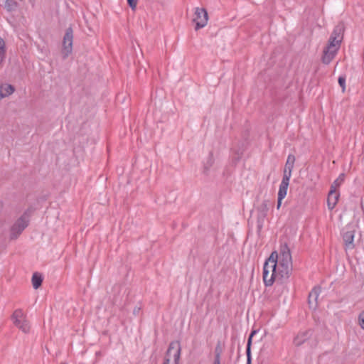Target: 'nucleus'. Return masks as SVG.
I'll list each match as a JSON object with an SVG mask.
<instances>
[{
    "mask_svg": "<svg viewBox=\"0 0 364 364\" xmlns=\"http://www.w3.org/2000/svg\"><path fill=\"white\" fill-rule=\"evenodd\" d=\"M17 6V3L14 0H6L5 2V7L9 11L15 10Z\"/></svg>",
    "mask_w": 364,
    "mask_h": 364,
    "instance_id": "22",
    "label": "nucleus"
},
{
    "mask_svg": "<svg viewBox=\"0 0 364 364\" xmlns=\"http://www.w3.org/2000/svg\"><path fill=\"white\" fill-rule=\"evenodd\" d=\"M341 42L337 39H335V38H332L330 36L328 44L326 46L328 48L331 49H336L337 50H339L341 47Z\"/></svg>",
    "mask_w": 364,
    "mask_h": 364,
    "instance_id": "17",
    "label": "nucleus"
},
{
    "mask_svg": "<svg viewBox=\"0 0 364 364\" xmlns=\"http://www.w3.org/2000/svg\"><path fill=\"white\" fill-rule=\"evenodd\" d=\"M355 236V230L351 227H346L343 230V240L346 250H352L354 248L353 243Z\"/></svg>",
    "mask_w": 364,
    "mask_h": 364,
    "instance_id": "9",
    "label": "nucleus"
},
{
    "mask_svg": "<svg viewBox=\"0 0 364 364\" xmlns=\"http://www.w3.org/2000/svg\"><path fill=\"white\" fill-rule=\"evenodd\" d=\"M345 31V25L343 22H339L333 28L331 37L335 38L342 42L343 39V35Z\"/></svg>",
    "mask_w": 364,
    "mask_h": 364,
    "instance_id": "12",
    "label": "nucleus"
},
{
    "mask_svg": "<svg viewBox=\"0 0 364 364\" xmlns=\"http://www.w3.org/2000/svg\"><path fill=\"white\" fill-rule=\"evenodd\" d=\"M209 161H210L209 166H210L213 164V154H210V155Z\"/></svg>",
    "mask_w": 364,
    "mask_h": 364,
    "instance_id": "28",
    "label": "nucleus"
},
{
    "mask_svg": "<svg viewBox=\"0 0 364 364\" xmlns=\"http://www.w3.org/2000/svg\"><path fill=\"white\" fill-rule=\"evenodd\" d=\"M312 335L311 330H307L303 332H300L294 339V343L296 346H299L305 343L311 336Z\"/></svg>",
    "mask_w": 364,
    "mask_h": 364,
    "instance_id": "13",
    "label": "nucleus"
},
{
    "mask_svg": "<svg viewBox=\"0 0 364 364\" xmlns=\"http://www.w3.org/2000/svg\"><path fill=\"white\" fill-rule=\"evenodd\" d=\"M31 210H26L23 214L14 223L10 230V239L16 240L22 233L25 228L28 225L29 217Z\"/></svg>",
    "mask_w": 364,
    "mask_h": 364,
    "instance_id": "2",
    "label": "nucleus"
},
{
    "mask_svg": "<svg viewBox=\"0 0 364 364\" xmlns=\"http://www.w3.org/2000/svg\"><path fill=\"white\" fill-rule=\"evenodd\" d=\"M334 197H335V194L333 195V196L331 197V203L332 204L333 200H334Z\"/></svg>",
    "mask_w": 364,
    "mask_h": 364,
    "instance_id": "29",
    "label": "nucleus"
},
{
    "mask_svg": "<svg viewBox=\"0 0 364 364\" xmlns=\"http://www.w3.org/2000/svg\"><path fill=\"white\" fill-rule=\"evenodd\" d=\"M181 347L178 341L171 342L168 348L164 364H178Z\"/></svg>",
    "mask_w": 364,
    "mask_h": 364,
    "instance_id": "3",
    "label": "nucleus"
},
{
    "mask_svg": "<svg viewBox=\"0 0 364 364\" xmlns=\"http://www.w3.org/2000/svg\"><path fill=\"white\" fill-rule=\"evenodd\" d=\"M287 193V190L283 189V188H279L278 198H277V209L280 208V206L282 205V201L286 197Z\"/></svg>",
    "mask_w": 364,
    "mask_h": 364,
    "instance_id": "19",
    "label": "nucleus"
},
{
    "mask_svg": "<svg viewBox=\"0 0 364 364\" xmlns=\"http://www.w3.org/2000/svg\"><path fill=\"white\" fill-rule=\"evenodd\" d=\"M73 42V30L72 27L70 26L65 30V33L63 39L62 53L63 55V58H68V55L72 53Z\"/></svg>",
    "mask_w": 364,
    "mask_h": 364,
    "instance_id": "7",
    "label": "nucleus"
},
{
    "mask_svg": "<svg viewBox=\"0 0 364 364\" xmlns=\"http://www.w3.org/2000/svg\"><path fill=\"white\" fill-rule=\"evenodd\" d=\"M137 0H127L128 5L132 10H134L137 5Z\"/></svg>",
    "mask_w": 364,
    "mask_h": 364,
    "instance_id": "26",
    "label": "nucleus"
},
{
    "mask_svg": "<svg viewBox=\"0 0 364 364\" xmlns=\"http://www.w3.org/2000/svg\"><path fill=\"white\" fill-rule=\"evenodd\" d=\"M321 293V287L318 286L314 287L309 294L308 302L311 308L316 309L317 306L318 297Z\"/></svg>",
    "mask_w": 364,
    "mask_h": 364,
    "instance_id": "10",
    "label": "nucleus"
},
{
    "mask_svg": "<svg viewBox=\"0 0 364 364\" xmlns=\"http://www.w3.org/2000/svg\"><path fill=\"white\" fill-rule=\"evenodd\" d=\"M15 91V87L10 84L0 85V100L12 95Z\"/></svg>",
    "mask_w": 364,
    "mask_h": 364,
    "instance_id": "14",
    "label": "nucleus"
},
{
    "mask_svg": "<svg viewBox=\"0 0 364 364\" xmlns=\"http://www.w3.org/2000/svg\"><path fill=\"white\" fill-rule=\"evenodd\" d=\"M344 179L345 174L341 173L331 186V190L328 193L327 200L328 207L330 210L333 209L338 202L339 196L336 193V189L341 185V183L344 181Z\"/></svg>",
    "mask_w": 364,
    "mask_h": 364,
    "instance_id": "4",
    "label": "nucleus"
},
{
    "mask_svg": "<svg viewBox=\"0 0 364 364\" xmlns=\"http://www.w3.org/2000/svg\"><path fill=\"white\" fill-rule=\"evenodd\" d=\"M6 58V45L3 38H0V65Z\"/></svg>",
    "mask_w": 364,
    "mask_h": 364,
    "instance_id": "20",
    "label": "nucleus"
},
{
    "mask_svg": "<svg viewBox=\"0 0 364 364\" xmlns=\"http://www.w3.org/2000/svg\"><path fill=\"white\" fill-rule=\"evenodd\" d=\"M257 330H252L249 336V338L247 339V348H251L252 342V338L253 336L257 333Z\"/></svg>",
    "mask_w": 364,
    "mask_h": 364,
    "instance_id": "24",
    "label": "nucleus"
},
{
    "mask_svg": "<svg viewBox=\"0 0 364 364\" xmlns=\"http://www.w3.org/2000/svg\"><path fill=\"white\" fill-rule=\"evenodd\" d=\"M292 272L291 255L287 245L282 246L280 255L273 252L263 266V282L266 287H271L274 282H285Z\"/></svg>",
    "mask_w": 364,
    "mask_h": 364,
    "instance_id": "1",
    "label": "nucleus"
},
{
    "mask_svg": "<svg viewBox=\"0 0 364 364\" xmlns=\"http://www.w3.org/2000/svg\"><path fill=\"white\" fill-rule=\"evenodd\" d=\"M222 351H223V350L220 346V343H218L215 348V358H214L213 364H220V358H221Z\"/></svg>",
    "mask_w": 364,
    "mask_h": 364,
    "instance_id": "18",
    "label": "nucleus"
},
{
    "mask_svg": "<svg viewBox=\"0 0 364 364\" xmlns=\"http://www.w3.org/2000/svg\"><path fill=\"white\" fill-rule=\"evenodd\" d=\"M295 161H296V158H295L294 155L289 154L287 156V159L284 168H287V169L293 170Z\"/></svg>",
    "mask_w": 364,
    "mask_h": 364,
    "instance_id": "21",
    "label": "nucleus"
},
{
    "mask_svg": "<svg viewBox=\"0 0 364 364\" xmlns=\"http://www.w3.org/2000/svg\"><path fill=\"white\" fill-rule=\"evenodd\" d=\"M11 320L14 324L23 333H26L29 332L30 324L22 309H18L15 310L11 315Z\"/></svg>",
    "mask_w": 364,
    "mask_h": 364,
    "instance_id": "5",
    "label": "nucleus"
},
{
    "mask_svg": "<svg viewBox=\"0 0 364 364\" xmlns=\"http://www.w3.org/2000/svg\"><path fill=\"white\" fill-rule=\"evenodd\" d=\"M338 84L342 87L343 92L346 90V77L345 76H340L338 77Z\"/></svg>",
    "mask_w": 364,
    "mask_h": 364,
    "instance_id": "25",
    "label": "nucleus"
},
{
    "mask_svg": "<svg viewBox=\"0 0 364 364\" xmlns=\"http://www.w3.org/2000/svg\"><path fill=\"white\" fill-rule=\"evenodd\" d=\"M269 201L268 200H264L261 204L257 208V229L260 230L263 226V222L267 216L269 210Z\"/></svg>",
    "mask_w": 364,
    "mask_h": 364,
    "instance_id": "8",
    "label": "nucleus"
},
{
    "mask_svg": "<svg viewBox=\"0 0 364 364\" xmlns=\"http://www.w3.org/2000/svg\"><path fill=\"white\" fill-rule=\"evenodd\" d=\"M247 364H251V348H246Z\"/></svg>",
    "mask_w": 364,
    "mask_h": 364,
    "instance_id": "27",
    "label": "nucleus"
},
{
    "mask_svg": "<svg viewBox=\"0 0 364 364\" xmlns=\"http://www.w3.org/2000/svg\"><path fill=\"white\" fill-rule=\"evenodd\" d=\"M291 172H292V169H287V168H284V173H283V178H282V182L279 185L280 188H283V189H286V190L288 189V186L289 184V180L291 176Z\"/></svg>",
    "mask_w": 364,
    "mask_h": 364,
    "instance_id": "15",
    "label": "nucleus"
},
{
    "mask_svg": "<svg viewBox=\"0 0 364 364\" xmlns=\"http://www.w3.org/2000/svg\"><path fill=\"white\" fill-rule=\"evenodd\" d=\"M358 321L360 327L364 330V310L359 314Z\"/></svg>",
    "mask_w": 364,
    "mask_h": 364,
    "instance_id": "23",
    "label": "nucleus"
},
{
    "mask_svg": "<svg viewBox=\"0 0 364 364\" xmlns=\"http://www.w3.org/2000/svg\"><path fill=\"white\" fill-rule=\"evenodd\" d=\"M32 285L35 289H38L43 282V276L38 272H34L31 279Z\"/></svg>",
    "mask_w": 364,
    "mask_h": 364,
    "instance_id": "16",
    "label": "nucleus"
},
{
    "mask_svg": "<svg viewBox=\"0 0 364 364\" xmlns=\"http://www.w3.org/2000/svg\"><path fill=\"white\" fill-rule=\"evenodd\" d=\"M338 52V50L336 49L334 50L325 47L321 57L322 63L325 65H328L336 57Z\"/></svg>",
    "mask_w": 364,
    "mask_h": 364,
    "instance_id": "11",
    "label": "nucleus"
},
{
    "mask_svg": "<svg viewBox=\"0 0 364 364\" xmlns=\"http://www.w3.org/2000/svg\"><path fill=\"white\" fill-rule=\"evenodd\" d=\"M208 21V14L204 8H195L194 17L193 21L196 23L195 30L198 31L200 28L205 27Z\"/></svg>",
    "mask_w": 364,
    "mask_h": 364,
    "instance_id": "6",
    "label": "nucleus"
}]
</instances>
